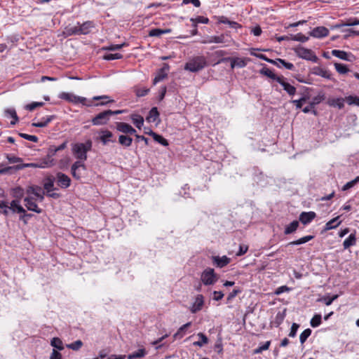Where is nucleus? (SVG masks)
<instances>
[{
    "instance_id": "obj_1",
    "label": "nucleus",
    "mask_w": 359,
    "mask_h": 359,
    "mask_svg": "<svg viewBox=\"0 0 359 359\" xmlns=\"http://www.w3.org/2000/svg\"><path fill=\"white\" fill-rule=\"evenodd\" d=\"M93 142L90 140H88L85 143H75L72 144V154L77 161L85 162L87 160L88 151L92 149Z\"/></svg>"
},
{
    "instance_id": "obj_2",
    "label": "nucleus",
    "mask_w": 359,
    "mask_h": 359,
    "mask_svg": "<svg viewBox=\"0 0 359 359\" xmlns=\"http://www.w3.org/2000/svg\"><path fill=\"white\" fill-rule=\"evenodd\" d=\"M205 65V58L203 56H199L187 62L184 69L191 72H196L203 69Z\"/></svg>"
},
{
    "instance_id": "obj_3",
    "label": "nucleus",
    "mask_w": 359,
    "mask_h": 359,
    "mask_svg": "<svg viewBox=\"0 0 359 359\" xmlns=\"http://www.w3.org/2000/svg\"><path fill=\"white\" fill-rule=\"evenodd\" d=\"M294 50L296 55L300 58L315 62L318 60L317 56L310 49L299 46L295 48Z\"/></svg>"
},
{
    "instance_id": "obj_4",
    "label": "nucleus",
    "mask_w": 359,
    "mask_h": 359,
    "mask_svg": "<svg viewBox=\"0 0 359 359\" xmlns=\"http://www.w3.org/2000/svg\"><path fill=\"white\" fill-rule=\"evenodd\" d=\"M201 278L204 285H210L215 284L219 278L213 269L207 268L203 271Z\"/></svg>"
},
{
    "instance_id": "obj_5",
    "label": "nucleus",
    "mask_w": 359,
    "mask_h": 359,
    "mask_svg": "<svg viewBox=\"0 0 359 359\" xmlns=\"http://www.w3.org/2000/svg\"><path fill=\"white\" fill-rule=\"evenodd\" d=\"M111 116V110L108 109L103 111L97 114L93 119L92 123L94 126L105 125L108 123Z\"/></svg>"
},
{
    "instance_id": "obj_6",
    "label": "nucleus",
    "mask_w": 359,
    "mask_h": 359,
    "mask_svg": "<svg viewBox=\"0 0 359 359\" xmlns=\"http://www.w3.org/2000/svg\"><path fill=\"white\" fill-rule=\"evenodd\" d=\"M86 167L84 162L81 161H75L71 167V174L72 177L76 180H80L82 176V171H85Z\"/></svg>"
},
{
    "instance_id": "obj_7",
    "label": "nucleus",
    "mask_w": 359,
    "mask_h": 359,
    "mask_svg": "<svg viewBox=\"0 0 359 359\" xmlns=\"http://www.w3.org/2000/svg\"><path fill=\"white\" fill-rule=\"evenodd\" d=\"M57 181V185L61 189H67L71 185V179L70 177L65 173L61 172H58L56 174V177H55Z\"/></svg>"
},
{
    "instance_id": "obj_8",
    "label": "nucleus",
    "mask_w": 359,
    "mask_h": 359,
    "mask_svg": "<svg viewBox=\"0 0 359 359\" xmlns=\"http://www.w3.org/2000/svg\"><path fill=\"white\" fill-rule=\"evenodd\" d=\"M58 151L56 149L55 146L51 145L49 147L47 152L46 156L43 159L45 165L43 166H46L47 168L51 167L55 165V161L53 159V156L56 154Z\"/></svg>"
},
{
    "instance_id": "obj_9",
    "label": "nucleus",
    "mask_w": 359,
    "mask_h": 359,
    "mask_svg": "<svg viewBox=\"0 0 359 359\" xmlns=\"http://www.w3.org/2000/svg\"><path fill=\"white\" fill-rule=\"evenodd\" d=\"M10 210L13 212L22 213V215L20 217V219H24L25 217H32V214L26 213L25 210L20 205L19 200H13L11 203Z\"/></svg>"
},
{
    "instance_id": "obj_10",
    "label": "nucleus",
    "mask_w": 359,
    "mask_h": 359,
    "mask_svg": "<svg viewBox=\"0 0 359 359\" xmlns=\"http://www.w3.org/2000/svg\"><path fill=\"white\" fill-rule=\"evenodd\" d=\"M170 67L167 63H164L163 67L158 71L156 76L153 80V84L156 85L157 83L163 81L168 76V72Z\"/></svg>"
},
{
    "instance_id": "obj_11",
    "label": "nucleus",
    "mask_w": 359,
    "mask_h": 359,
    "mask_svg": "<svg viewBox=\"0 0 359 359\" xmlns=\"http://www.w3.org/2000/svg\"><path fill=\"white\" fill-rule=\"evenodd\" d=\"M34 200L35 198L32 196H27L25 198V205L29 210L35 212L36 213H41L42 212V210L38 207Z\"/></svg>"
},
{
    "instance_id": "obj_12",
    "label": "nucleus",
    "mask_w": 359,
    "mask_h": 359,
    "mask_svg": "<svg viewBox=\"0 0 359 359\" xmlns=\"http://www.w3.org/2000/svg\"><path fill=\"white\" fill-rule=\"evenodd\" d=\"M116 129L119 132L128 135H135L136 130L134 129L130 124L124 122H118L116 124Z\"/></svg>"
},
{
    "instance_id": "obj_13",
    "label": "nucleus",
    "mask_w": 359,
    "mask_h": 359,
    "mask_svg": "<svg viewBox=\"0 0 359 359\" xmlns=\"http://www.w3.org/2000/svg\"><path fill=\"white\" fill-rule=\"evenodd\" d=\"M328 34L329 30L323 26L315 27L309 32V35L315 38H323L327 36Z\"/></svg>"
},
{
    "instance_id": "obj_14",
    "label": "nucleus",
    "mask_w": 359,
    "mask_h": 359,
    "mask_svg": "<svg viewBox=\"0 0 359 359\" xmlns=\"http://www.w3.org/2000/svg\"><path fill=\"white\" fill-rule=\"evenodd\" d=\"M316 217V212L313 211L302 212L299 217V221L304 225L309 224Z\"/></svg>"
},
{
    "instance_id": "obj_15",
    "label": "nucleus",
    "mask_w": 359,
    "mask_h": 359,
    "mask_svg": "<svg viewBox=\"0 0 359 359\" xmlns=\"http://www.w3.org/2000/svg\"><path fill=\"white\" fill-rule=\"evenodd\" d=\"M204 304V298L202 294H198L195 299V302L193 304L191 311L192 313H196V312L201 311L203 308Z\"/></svg>"
},
{
    "instance_id": "obj_16",
    "label": "nucleus",
    "mask_w": 359,
    "mask_h": 359,
    "mask_svg": "<svg viewBox=\"0 0 359 359\" xmlns=\"http://www.w3.org/2000/svg\"><path fill=\"white\" fill-rule=\"evenodd\" d=\"M101 135L99 139L102 143V144L106 145L109 142H114V140H112L113 133L108 130H102L100 131Z\"/></svg>"
},
{
    "instance_id": "obj_17",
    "label": "nucleus",
    "mask_w": 359,
    "mask_h": 359,
    "mask_svg": "<svg viewBox=\"0 0 359 359\" xmlns=\"http://www.w3.org/2000/svg\"><path fill=\"white\" fill-rule=\"evenodd\" d=\"M212 260L215 265H216L217 267L222 268L226 266L230 262L231 259L226 256H223L222 257L219 256H213Z\"/></svg>"
},
{
    "instance_id": "obj_18",
    "label": "nucleus",
    "mask_w": 359,
    "mask_h": 359,
    "mask_svg": "<svg viewBox=\"0 0 359 359\" xmlns=\"http://www.w3.org/2000/svg\"><path fill=\"white\" fill-rule=\"evenodd\" d=\"M278 83L283 87V89L288 93L289 95H294L296 93V88L289 83L285 81L283 76H281Z\"/></svg>"
},
{
    "instance_id": "obj_19",
    "label": "nucleus",
    "mask_w": 359,
    "mask_h": 359,
    "mask_svg": "<svg viewBox=\"0 0 359 359\" xmlns=\"http://www.w3.org/2000/svg\"><path fill=\"white\" fill-rule=\"evenodd\" d=\"M70 102L74 104L81 103L84 106L91 107L93 106L92 101H88L86 97H80L74 94Z\"/></svg>"
},
{
    "instance_id": "obj_20",
    "label": "nucleus",
    "mask_w": 359,
    "mask_h": 359,
    "mask_svg": "<svg viewBox=\"0 0 359 359\" xmlns=\"http://www.w3.org/2000/svg\"><path fill=\"white\" fill-rule=\"evenodd\" d=\"M313 74L317 76H322L323 78L331 79V73L323 68L316 67L313 69Z\"/></svg>"
},
{
    "instance_id": "obj_21",
    "label": "nucleus",
    "mask_w": 359,
    "mask_h": 359,
    "mask_svg": "<svg viewBox=\"0 0 359 359\" xmlns=\"http://www.w3.org/2000/svg\"><path fill=\"white\" fill-rule=\"evenodd\" d=\"M344 102L345 98H332L328 100L327 104L331 107H338L339 109H341L344 107Z\"/></svg>"
},
{
    "instance_id": "obj_22",
    "label": "nucleus",
    "mask_w": 359,
    "mask_h": 359,
    "mask_svg": "<svg viewBox=\"0 0 359 359\" xmlns=\"http://www.w3.org/2000/svg\"><path fill=\"white\" fill-rule=\"evenodd\" d=\"M55 179L53 176H49L45 179V182L43 183V189L46 193H49L54 190V182Z\"/></svg>"
},
{
    "instance_id": "obj_23",
    "label": "nucleus",
    "mask_w": 359,
    "mask_h": 359,
    "mask_svg": "<svg viewBox=\"0 0 359 359\" xmlns=\"http://www.w3.org/2000/svg\"><path fill=\"white\" fill-rule=\"evenodd\" d=\"M95 25L92 21H86L83 24H79V30L81 34H87L90 32V29L94 27Z\"/></svg>"
},
{
    "instance_id": "obj_24",
    "label": "nucleus",
    "mask_w": 359,
    "mask_h": 359,
    "mask_svg": "<svg viewBox=\"0 0 359 359\" xmlns=\"http://www.w3.org/2000/svg\"><path fill=\"white\" fill-rule=\"evenodd\" d=\"M225 36L224 34H221L219 36H212L208 37L207 39H205L202 41L203 43H221L224 42Z\"/></svg>"
},
{
    "instance_id": "obj_25",
    "label": "nucleus",
    "mask_w": 359,
    "mask_h": 359,
    "mask_svg": "<svg viewBox=\"0 0 359 359\" xmlns=\"http://www.w3.org/2000/svg\"><path fill=\"white\" fill-rule=\"evenodd\" d=\"M43 165H45V163L42 160L40 163H20V164L16 165V168H17V170H22L26 168H47L46 166H43Z\"/></svg>"
},
{
    "instance_id": "obj_26",
    "label": "nucleus",
    "mask_w": 359,
    "mask_h": 359,
    "mask_svg": "<svg viewBox=\"0 0 359 359\" xmlns=\"http://www.w3.org/2000/svg\"><path fill=\"white\" fill-rule=\"evenodd\" d=\"M130 118L133 123L138 128L141 129L144 124V118L141 115L133 114H131Z\"/></svg>"
},
{
    "instance_id": "obj_27",
    "label": "nucleus",
    "mask_w": 359,
    "mask_h": 359,
    "mask_svg": "<svg viewBox=\"0 0 359 359\" xmlns=\"http://www.w3.org/2000/svg\"><path fill=\"white\" fill-rule=\"evenodd\" d=\"M332 55H334L338 58H340L341 60H346V61H351V60L349 57L351 54H349L344 50H332Z\"/></svg>"
},
{
    "instance_id": "obj_28",
    "label": "nucleus",
    "mask_w": 359,
    "mask_h": 359,
    "mask_svg": "<svg viewBox=\"0 0 359 359\" xmlns=\"http://www.w3.org/2000/svg\"><path fill=\"white\" fill-rule=\"evenodd\" d=\"M339 216H337L327 222L325 224L324 230L328 231L337 228L341 222V221H339Z\"/></svg>"
},
{
    "instance_id": "obj_29",
    "label": "nucleus",
    "mask_w": 359,
    "mask_h": 359,
    "mask_svg": "<svg viewBox=\"0 0 359 359\" xmlns=\"http://www.w3.org/2000/svg\"><path fill=\"white\" fill-rule=\"evenodd\" d=\"M147 135L152 136L154 140L156 142H158L159 144H161L163 146L168 145V142L167 140H165L163 136L154 133L151 130H149V133H147Z\"/></svg>"
},
{
    "instance_id": "obj_30",
    "label": "nucleus",
    "mask_w": 359,
    "mask_h": 359,
    "mask_svg": "<svg viewBox=\"0 0 359 359\" xmlns=\"http://www.w3.org/2000/svg\"><path fill=\"white\" fill-rule=\"evenodd\" d=\"M104 100V102H101L100 103H97L93 104L94 106H104L108 103H112L114 102V100L110 99L108 95H101V96H95L93 97V100Z\"/></svg>"
},
{
    "instance_id": "obj_31",
    "label": "nucleus",
    "mask_w": 359,
    "mask_h": 359,
    "mask_svg": "<svg viewBox=\"0 0 359 359\" xmlns=\"http://www.w3.org/2000/svg\"><path fill=\"white\" fill-rule=\"evenodd\" d=\"M356 243V237L355 233H351L349 236L345 239L343 243V246L344 249H347L351 246L355 245Z\"/></svg>"
},
{
    "instance_id": "obj_32",
    "label": "nucleus",
    "mask_w": 359,
    "mask_h": 359,
    "mask_svg": "<svg viewBox=\"0 0 359 359\" xmlns=\"http://www.w3.org/2000/svg\"><path fill=\"white\" fill-rule=\"evenodd\" d=\"M299 224L297 220H294L289 225L286 226L284 233L288 235L294 233L297 229Z\"/></svg>"
},
{
    "instance_id": "obj_33",
    "label": "nucleus",
    "mask_w": 359,
    "mask_h": 359,
    "mask_svg": "<svg viewBox=\"0 0 359 359\" xmlns=\"http://www.w3.org/2000/svg\"><path fill=\"white\" fill-rule=\"evenodd\" d=\"M247 65V62L245 59L236 57L231 60V68H234L236 67L242 68Z\"/></svg>"
},
{
    "instance_id": "obj_34",
    "label": "nucleus",
    "mask_w": 359,
    "mask_h": 359,
    "mask_svg": "<svg viewBox=\"0 0 359 359\" xmlns=\"http://www.w3.org/2000/svg\"><path fill=\"white\" fill-rule=\"evenodd\" d=\"M219 22L222 24L229 25L230 27L233 29H238L241 27V25L238 22L229 20L227 18L222 16L219 19Z\"/></svg>"
},
{
    "instance_id": "obj_35",
    "label": "nucleus",
    "mask_w": 359,
    "mask_h": 359,
    "mask_svg": "<svg viewBox=\"0 0 359 359\" xmlns=\"http://www.w3.org/2000/svg\"><path fill=\"white\" fill-rule=\"evenodd\" d=\"M118 142L122 146L128 147L132 144L133 139L128 135H121L118 137Z\"/></svg>"
},
{
    "instance_id": "obj_36",
    "label": "nucleus",
    "mask_w": 359,
    "mask_h": 359,
    "mask_svg": "<svg viewBox=\"0 0 359 359\" xmlns=\"http://www.w3.org/2000/svg\"><path fill=\"white\" fill-rule=\"evenodd\" d=\"M260 73L268 76L269 78L276 80L277 82H278L281 78V76H276L270 69L267 67L262 68L260 71Z\"/></svg>"
},
{
    "instance_id": "obj_37",
    "label": "nucleus",
    "mask_w": 359,
    "mask_h": 359,
    "mask_svg": "<svg viewBox=\"0 0 359 359\" xmlns=\"http://www.w3.org/2000/svg\"><path fill=\"white\" fill-rule=\"evenodd\" d=\"M170 32H171V29H162L156 28V29H152L149 31V36L158 37V36H161L163 34L170 33Z\"/></svg>"
},
{
    "instance_id": "obj_38",
    "label": "nucleus",
    "mask_w": 359,
    "mask_h": 359,
    "mask_svg": "<svg viewBox=\"0 0 359 359\" xmlns=\"http://www.w3.org/2000/svg\"><path fill=\"white\" fill-rule=\"evenodd\" d=\"M159 116V112L157 107H152L149 112L148 116L146 118L149 122H154Z\"/></svg>"
},
{
    "instance_id": "obj_39",
    "label": "nucleus",
    "mask_w": 359,
    "mask_h": 359,
    "mask_svg": "<svg viewBox=\"0 0 359 359\" xmlns=\"http://www.w3.org/2000/svg\"><path fill=\"white\" fill-rule=\"evenodd\" d=\"M314 238L313 236H304L302 238H300L298 240H296V241H291L287 245H301V244H303V243H305L306 242H309L311 240H312L313 238Z\"/></svg>"
},
{
    "instance_id": "obj_40",
    "label": "nucleus",
    "mask_w": 359,
    "mask_h": 359,
    "mask_svg": "<svg viewBox=\"0 0 359 359\" xmlns=\"http://www.w3.org/2000/svg\"><path fill=\"white\" fill-rule=\"evenodd\" d=\"M197 336L201 339L200 341L193 343L194 346L202 347L209 341L208 338L202 332L198 333Z\"/></svg>"
},
{
    "instance_id": "obj_41",
    "label": "nucleus",
    "mask_w": 359,
    "mask_h": 359,
    "mask_svg": "<svg viewBox=\"0 0 359 359\" xmlns=\"http://www.w3.org/2000/svg\"><path fill=\"white\" fill-rule=\"evenodd\" d=\"M65 33L69 35H81L79 30V23H78L77 26H68L65 28Z\"/></svg>"
},
{
    "instance_id": "obj_42",
    "label": "nucleus",
    "mask_w": 359,
    "mask_h": 359,
    "mask_svg": "<svg viewBox=\"0 0 359 359\" xmlns=\"http://www.w3.org/2000/svg\"><path fill=\"white\" fill-rule=\"evenodd\" d=\"M53 118V116H50L46 118H43L41 121L37 123H32V126L38 128L46 127Z\"/></svg>"
},
{
    "instance_id": "obj_43",
    "label": "nucleus",
    "mask_w": 359,
    "mask_h": 359,
    "mask_svg": "<svg viewBox=\"0 0 359 359\" xmlns=\"http://www.w3.org/2000/svg\"><path fill=\"white\" fill-rule=\"evenodd\" d=\"M43 190L42 189V188L39 186H36V185H33V186H29L27 188V190H26V193L27 194H34V196H36V195L38 194H40L43 191Z\"/></svg>"
},
{
    "instance_id": "obj_44",
    "label": "nucleus",
    "mask_w": 359,
    "mask_h": 359,
    "mask_svg": "<svg viewBox=\"0 0 359 359\" xmlns=\"http://www.w3.org/2000/svg\"><path fill=\"white\" fill-rule=\"evenodd\" d=\"M325 94L323 93H320L318 95L313 97L311 102L309 103L311 105V107H315L316 105L320 104L321 102H323L325 100Z\"/></svg>"
},
{
    "instance_id": "obj_45",
    "label": "nucleus",
    "mask_w": 359,
    "mask_h": 359,
    "mask_svg": "<svg viewBox=\"0 0 359 359\" xmlns=\"http://www.w3.org/2000/svg\"><path fill=\"white\" fill-rule=\"evenodd\" d=\"M25 191L24 189L20 187H15L12 189V195L15 200H20L24 196Z\"/></svg>"
},
{
    "instance_id": "obj_46",
    "label": "nucleus",
    "mask_w": 359,
    "mask_h": 359,
    "mask_svg": "<svg viewBox=\"0 0 359 359\" xmlns=\"http://www.w3.org/2000/svg\"><path fill=\"white\" fill-rule=\"evenodd\" d=\"M191 325V322L187 323L186 324L183 325L182 327H180V329L177 330V332L174 334V338H182L184 336L185 330L189 327Z\"/></svg>"
},
{
    "instance_id": "obj_47",
    "label": "nucleus",
    "mask_w": 359,
    "mask_h": 359,
    "mask_svg": "<svg viewBox=\"0 0 359 359\" xmlns=\"http://www.w3.org/2000/svg\"><path fill=\"white\" fill-rule=\"evenodd\" d=\"M146 354L144 348H140L137 351L132 353L128 355V359L140 358H143Z\"/></svg>"
},
{
    "instance_id": "obj_48",
    "label": "nucleus",
    "mask_w": 359,
    "mask_h": 359,
    "mask_svg": "<svg viewBox=\"0 0 359 359\" xmlns=\"http://www.w3.org/2000/svg\"><path fill=\"white\" fill-rule=\"evenodd\" d=\"M345 101L349 105H355L359 107V97L355 95H349L345 97Z\"/></svg>"
},
{
    "instance_id": "obj_49",
    "label": "nucleus",
    "mask_w": 359,
    "mask_h": 359,
    "mask_svg": "<svg viewBox=\"0 0 359 359\" xmlns=\"http://www.w3.org/2000/svg\"><path fill=\"white\" fill-rule=\"evenodd\" d=\"M50 345L58 350L61 351L64 349L63 344L62 340L58 337H54L51 339Z\"/></svg>"
},
{
    "instance_id": "obj_50",
    "label": "nucleus",
    "mask_w": 359,
    "mask_h": 359,
    "mask_svg": "<svg viewBox=\"0 0 359 359\" xmlns=\"http://www.w3.org/2000/svg\"><path fill=\"white\" fill-rule=\"evenodd\" d=\"M5 114L11 116L13 118V121H11V124L15 125L18 121V117L17 116L16 111L14 109H7L5 110Z\"/></svg>"
},
{
    "instance_id": "obj_51",
    "label": "nucleus",
    "mask_w": 359,
    "mask_h": 359,
    "mask_svg": "<svg viewBox=\"0 0 359 359\" xmlns=\"http://www.w3.org/2000/svg\"><path fill=\"white\" fill-rule=\"evenodd\" d=\"M334 67L337 72L341 74H344L349 72L348 67L344 64L335 62Z\"/></svg>"
},
{
    "instance_id": "obj_52",
    "label": "nucleus",
    "mask_w": 359,
    "mask_h": 359,
    "mask_svg": "<svg viewBox=\"0 0 359 359\" xmlns=\"http://www.w3.org/2000/svg\"><path fill=\"white\" fill-rule=\"evenodd\" d=\"M191 21L193 22V25L196 27H197V23L208 24L209 22V19L203 16H198L196 18H191Z\"/></svg>"
},
{
    "instance_id": "obj_53",
    "label": "nucleus",
    "mask_w": 359,
    "mask_h": 359,
    "mask_svg": "<svg viewBox=\"0 0 359 359\" xmlns=\"http://www.w3.org/2000/svg\"><path fill=\"white\" fill-rule=\"evenodd\" d=\"M285 317V309L283 312H278L275 318L274 323L276 327H278L284 320Z\"/></svg>"
},
{
    "instance_id": "obj_54",
    "label": "nucleus",
    "mask_w": 359,
    "mask_h": 359,
    "mask_svg": "<svg viewBox=\"0 0 359 359\" xmlns=\"http://www.w3.org/2000/svg\"><path fill=\"white\" fill-rule=\"evenodd\" d=\"M83 346V342L81 340H76V341L71 343L67 345L68 348L72 349L74 351L79 350Z\"/></svg>"
},
{
    "instance_id": "obj_55",
    "label": "nucleus",
    "mask_w": 359,
    "mask_h": 359,
    "mask_svg": "<svg viewBox=\"0 0 359 359\" xmlns=\"http://www.w3.org/2000/svg\"><path fill=\"white\" fill-rule=\"evenodd\" d=\"M311 330L309 328L304 330L302 332V334L299 336V340L302 344H303L306 341V339L311 335Z\"/></svg>"
},
{
    "instance_id": "obj_56",
    "label": "nucleus",
    "mask_w": 359,
    "mask_h": 359,
    "mask_svg": "<svg viewBox=\"0 0 359 359\" xmlns=\"http://www.w3.org/2000/svg\"><path fill=\"white\" fill-rule=\"evenodd\" d=\"M311 325L313 327H316L321 324V316L320 314L315 315L311 320Z\"/></svg>"
},
{
    "instance_id": "obj_57",
    "label": "nucleus",
    "mask_w": 359,
    "mask_h": 359,
    "mask_svg": "<svg viewBox=\"0 0 359 359\" xmlns=\"http://www.w3.org/2000/svg\"><path fill=\"white\" fill-rule=\"evenodd\" d=\"M291 40L300 42H306L309 40V37L303 35L302 33H299L296 35L291 34Z\"/></svg>"
},
{
    "instance_id": "obj_58",
    "label": "nucleus",
    "mask_w": 359,
    "mask_h": 359,
    "mask_svg": "<svg viewBox=\"0 0 359 359\" xmlns=\"http://www.w3.org/2000/svg\"><path fill=\"white\" fill-rule=\"evenodd\" d=\"M359 182V177H356L354 180L347 182L342 187V191H346L354 187Z\"/></svg>"
},
{
    "instance_id": "obj_59",
    "label": "nucleus",
    "mask_w": 359,
    "mask_h": 359,
    "mask_svg": "<svg viewBox=\"0 0 359 359\" xmlns=\"http://www.w3.org/2000/svg\"><path fill=\"white\" fill-rule=\"evenodd\" d=\"M43 104L44 103L42 102H33L27 104L25 108L29 111H33L37 107H42Z\"/></svg>"
},
{
    "instance_id": "obj_60",
    "label": "nucleus",
    "mask_w": 359,
    "mask_h": 359,
    "mask_svg": "<svg viewBox=\"0 0 359 359\" xmlns=\"http://www.w3.org/2000/svg\"><path fill=\"white\" fill-rule=\"evenodd\" d=\"M16 165L0 168V175L11 174L13 171H17Z\"/></svg>"
},
{
    "instance_id": "obj_61",
    "label": "nucleus",
    "mask_w": 359,
    "mask_h": 359,
    "mask_svg": "<svg viewBox=\"0 0 359 359\" xmlns=\"http://www.w3.org/2000/svg\"><path fill=\"white\" fill-rule=\"evenodd\" d=\"M271 344L270 341H266L262 346H259V348L254 350L255 354L261 353L263 351H266L269 349V346Z\"/></svg>"
},
{
    "instance_id": "obj_62",
    "label": "nucleus",
    "mask_w": 359,
    "mask_h": 359,
    "mask_svg": "<svg viewBox=\"0 0 359 359\" xmlns=\"http://www.w3.org/2000/svg\"><path fill=\"white\" fill-rule=\"evenodd\" d=\"M123 55L121 53H109L104 55V58L107 60L121 59Z\"/></svg>"
},
{
    "instance_id": "obj_63",
    "label": "nucleus",
    "mask_w": 359,
    "mask_h": 359,
    "mask_svg": "<svg viewBox=\"0 0 359 359\" xmlns=\"http://www.w3.org/2000/svg\"><path fill=\"white\" fill-rule=\"evenodd\" d=\"M6 157L10 163H22V159L21 158L17 157L15 156H12L11 154H6Z\"/></svg>"
},
{
    "instance_id": "obj_64",
    "label": "nucleus",
    "mask_w": 359,
    "mask_h": 359,
    "mask_svg": "<svg viewBox=\"0 0 359 359\" xmlns=\"http://www.w3.org/2000/svg\"><path fill=\"white\" fill-rule=\"evenodd\" d=\"M73 95V93L62 92L58 95V97L70 102Z\"/></svg>"
}]
</instances>
